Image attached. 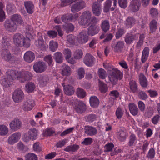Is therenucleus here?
Segmentation results:
<instances>
[{"instance_id":"nucleus-51","label":"nucleus","mask_w":160,"mask_h":160,"mask_svg":"<svg viewBox=\"0 0 160 160\" xmlns=\"http://www.w3.org/2000/svg\"><path fill=\"white\" fill-rule=\"evenodd\" d=\"M55 132V130L52 128H48L44 131L43 134L44 136L48 137L52 136Z\"/></svg>"},{"instance_id":"nucleus-36","label":"nucleus","mask_w":160,"mask_h":160,"mask_svg":"<svg viewBox=\"0 0 160 160\" xmlns=\"http://www.w3.org/2000/svg\"><path fill=\"white\" fill-rule=\"evenodd\" d=\"M129 85L130 89L133 93H137L138 92V88L137 83L135 81L131 80L129 82Z\"/></svg>"},{"instance_id":"nucleus-5","label":"nucleus","mask_w":160,"mask_h":160,"mask_svg":"<svg viewBox=\"0 0 160 160\" xmlns=\"http://www.w3.org/2000/svg\"><path fill=\"white\" fill-rule=\"evenodd\" d=\"M89 35L86 31L81 32L77 38V42L79 44H83L86 43L88 40Z\"/></svg>"},{"instance_id":"nucleus-40","label":"nucleus","mask_w":160,"mask_h":160,"mask_svg":"<svg viewBox=\"0 0 160 160\" xmlns=\"http://www.w3.org/2000/svg\"><path fill=\"white\" fill-rule=\"evenodd\" d=\"M12 81L10 80L8 77H6L3 78L1 81V83L3 86L5 87H8L12 83Z\"/></svg>"},{"instance_id":"nucleus-32","label":"nucleus","mask_w":160,"mask_h":160,"mask_svg":"<svg viewBox=\"0 0 160 160\" xmlns=\"http://www.w3.org/2000/svg\"><path fill=\"white\" fill-rule=\"evenodd\" d=\"M53 59L57 63H61L63 62V57L62 53L60 52H57L53 54Z\"/></svg>"},{"instance_id":"nucleus-10","label":"nucleus","mask_w":160,"mask_h":160,"mask_svg":"<svg viewBox=\"0 0 160 160\" xmlns=\"http://www.w3.org/2000/svg\"><path fill=\"white\" fill-rule=\"evenodd\" d=\"M20 73L16 70L8 69L6 72V76L11 81L18 79L20 75Z\"/></svg>"},{"instance_id":"nucleus-7","label":"nucleus","mask_w":160,"mask_h":160,"mask_svg":"<svg viewBox=\"0 0 160 160\" xmlns=\"http://www.w3.org/2000/svg\"><path fill=\"white\" fill-rule=\"evenodd\" d=\"M85 7V2L82 0H80L76 2L72 5L71 7V11L72 12L74 13L83 9Z\"/></svg>"},{"instance_id":"nucleus-62","label":"nucleus","mask_w":160,"mask_h":160,"mask_svg":"<svg viewBox=\"0 0 160 160\" xmlns=\"http://www.w3.org/2000/svg\"><path fill=\"white\" fill-rule=\"evenodd\" d=\"M83 52L81 50H77L74 54V57L76 59H79L82 56Z\"/></svg>"},{"instance_id":"nucleus-28","label":"nucleus","mask_w":160,"mask_h":160,"mask_svg":"<svg viewBox=\"0 0 160 160\" xmlns=\"http://www.w3.org/2000/svg\"><path fill=\"white\" fill-rule=\"evenodd\" d=\"M35 44L38 48L42 51L46 50L48 46L43 39L36 41Z\"/></svg>"},{"instance_id":"nucleus-44","label":"nucleus","mask_w":160,"mask_h":160,"mask_svg":"<svg viewBox=\"0 0 160 160\" xmlns=\"http://www.w3.org/2000/svg\"><path fill=\"white\" fill-rule=\"evenodd\" d=\"M125 33V30L123 28H118L115 34V37L118 39L121 37Z\"/></svg>"},{"instance_id":"nucleus-57","label":"nucleus","mask_w":160,"mask_h":160,"mask_svg":"<svg viewBox=\"0 0 160 160\" xmlns=\"http://www.w3.org/2000/svg\"><path fill=\"white\" fill-rule=\"evenodd\" d=\"M98 75L100 78L102 79H104L106 76V72L102 68H100L98 70Z\"/></svg>"},{"instance_id":"nucleus-14","label":"nucleus","mask_w":160,"mask_h":160,"mask_svg":"<svg viewBox=\"0 0 160 160\" xmlns=\"http://www.w3.org/2000/svg\"><path fill=\"white\" fill-rule=\"evenodd\" d=\"M93 13L96 16H99L102 12V5L98 2H94L92 6Z\"/></svg>"},{"instance_id":"nucleus-64","label":"nucleus","mask_w":160,"mask_h":160,"mask_svg":"<svg viewBox=\"0 0 160 160\" xmlns=\"http://www.w3.org/2000/svg\"><path fill=\"white\" fill-rule=\"evenodd\" d=\"M150 14L153 18H156L158 16V13L156 8H152L150 10Z\"/></svg>"},{"instance_id":"nucleus-13","label":"nucleus","mask_w":160,"mask_h":160,"mask_svg":"<svg viewBox=\"0 0 160 160\" xmlns=\"http://www.w3.org/2000/svg\"><path fill=\"white\" fill-rule=\"evenodd\" d=\"M22 122L19 119L14 118L9 124L11 129L15 131L18 130L22 127Z\"/></svg>"},{"instance_id":"nucleus-59","label":"nucleus","mask_w":160,"mask_h":160,"mask_svg":"<svg viewBox=\"0 0 160 160\" xmlns=\"http://www.w3.org/2000/svg\"><path fill=\"white\" fill-rule=\"evenodd\" d=\"M63 54L66 55L65 59L67 60L69 59L71 56V51L68 48L65 49L63 52Z\"/></svg>"},{"instance_id":"nucleus-29","label":"nucleus","mask_w":160,"mask_h":160,"mask_svg":"<svg viewBox=\"0 0 160 160\" xmlns=\"http://www.w3.org/2000/svg\"><path fill=\"white\" fill-rule=\"evenodd\" d=\"M63 89L65 93L68 95L71 96L74 92V89L72 86L70 85H63Z\"/></svg>"},{"instance_id":"nucleus-18","label":"nucleus","mask_w":160,"mask_h":160,"mask_svg":"<svg viewBox=\"0 0 160 160\" xmlns=\"http://www.w3.org/2000/svg\"><path fill=\"white\" fill-rule=\"evenodd\" d=\"M35 105L34 101L32 99H28L23 103L22 108L25 111L31 110Z\"/></svg>"},{"instance_id":"nucleus-34","label":"nucleus","mask_w":160,"mask_h":160,"mask_svg":"<svg viewBox=\"0 0 160 160\" xmlns=\"http://www.w3.org/2000/svg\"><path fill=\"white\" fill-rule=\"evenodd\" d=\"M63 30L66 33H69L72 32L74 30V26L71 23H66L63 25Z\"/></svg>"},{"instance_id":"nucleus-31","label":"nucleus","mask_w":160,"mask_h":160,"mask_svg":"<svg viewBox=\"0 0 160 160\" xmlns=\"http://www.w3.org/2000/svg\"><path fill=\"white\" fill-rule=\"evenodd\" d=\"M136 20L133 16L127 17L125 21V25L128 28H131L136 23Z\"/></svg>"},{"instance_id":"nucleus-4","label":"nucleus","mask_w":160,"mask_h":160,"mask_svg":"<svg viewBox=\"0 0 160 160\" xmlns=\"http://www.w3.org/2000/svg\"><path fill=\"white\" fill-rule=\"evenodd\" d=\"M91 12L89 11L84 12L80 16V20L79 24L82 26H89V22L91 18Z\"/></svg>"},{"instance_id":"nucleus-23","label":"nucleus","mask_w":160,"mask_h":160,"mask_svg":"<svg viewBox=\"0 0 160 160\" xmlns=\"http://www.w3.org/2000/svg\"><path fill=\"white\" fill-rule=\"evenodd\" d=\"M85 132L88 136H93L96 134L98 131L96 128L91 126L87 125L84 127Z\"/></svg>"},{"instance_id":"nucleus-9","label":"nucleus","mask_w":160,"mask_h":160,"mask_svg":"<svg viewBox=\"0 0 160 160\" xmlns=\"http://www.w3.org/2000/svg\"><path fill=\"white\" fill-rule=\"evenodd\" d=\"M141 6L140 0H132L128 7L129 11L136 12L138 11Z\"/></svg>"},{"instance_id":"nucleus-20","label":"nucleus","mask_w":160,"mask_h":160,"mask_svg":"<svg viewBox=\"0 0 160 160\" xmlns=\"http://www.w3.org/2000/svg\"><path fill=\"white\" fill-rule=\"evenodd\" d=\"M124 46V41H119L117 42L114 44V46L112 47L113 48V50L114 52L120 53L122 52Z\"/></svg>"},{"instance_id":"nucleus-46","label":"nucleus","mask_w":160,"mask_h":160,"mask_svg":"<svg viewBox=\"0 0 160 160\" xmlns=\"http://www.w3.org/2000/svg\"><path fill=\"white\" fill-rule=\"evenodd\" d=\"M58 44L56 42L52 40L49 42V49L52 51H56L58 48Z\"/></svg>"},{"instance_id":"nucleus-12","label":"nucleus","mask_w":160,"mask_h":160,"mask_svg":"<svg viewBox=\"0 0 160 160\" xmlns=\"http://www.w3.org/2000/svg\"><path fill=\"white\" fill-rule=\"evenodd\" d=\"M4 26L7 31L11 32H15L17 28L16 23L11 20H6L4 22Z\"/></svg>"},{"instance_id":"nucleus-24","label":"nucleus","mask_w":160,"mask_h":160,"mask_svg":"<svg viewBox=\"0 0 160 160\" xmlns=\"http://www.w3.org/2000/svg\"><path fill=\"white\" fill-rule=\"evenodd\" d=\"M35 58V54L31 51H27L24 54V60L29 63H30L33 61Z\"/></svg>"},{"instance_id":"nucleus-19","label":"nucleus","mask_w":160,"mask_h":160,"mask_svg":"<svg viewBox=\"0 0 160 160\" xmlns=\"http://www.w3.org/2000/svg\"><path fill=\"white\" fill-rule=\"evenodd\" d=\"M100 31L99 27L95 24L91 25L88 28V33L91 36L98 34Z\"/></svg>"},{"instance_id":"nucleus-48","label":"nucleus","mask_w":160,"mask_h":160,"mask_svg":"<svg viewBox=\"0 0 160 160\" xmlns=\"http://www.w3.org/2000/svg\"><path fill=\"white\" fill-rule=\"evenodd\" d=\"M76 93L77 96L81 98H84L86 96V92L84 90L81 88H78Z\"/></svg>"},{"instance_id":"nucleus-6","label":"nucleus","mask_w":160,"mask_h":160,"mask_svg":"<svg viewBox=\"0 0 160 160\" xmlns=\"http://www.w3.org/2000/svg\"><path fill=\"white\" fill-rule=\"evenodd\" d=\"M12 97L14 102L18 103L23 100L24 96L23 91L20 89L18 88L13 92Z\"/></svg>"},{"instance_id":"nucleus-15","label":"nucleus","mask_w":160,"mask_h":160,"mask_svg":"<svg viewBox=\"0 0 160 160\" xmlns=\"http://www.w3.org/2000/svg\"><path fill=\"white\" fill-rule=\"evenodd\" d=\"M75 109L78 113L81 114L85 112L87 108L86 104L83 101H79L76 103Z\"/></svg>"},{"instance_id":"nucleus-1","label":"nucleus","mask_w":160,"mask_h":160,"mask_svg":"<svg viewBox=\"0 0 160 160\" xmlns=\"http://www.w3.org/2000/svg\"><path fill=\"white\" fill-rule=\"evenodd\" d=\"M13 42L17 47H24L28 48L30 46V39L28 37L25 38L22 34L17 33L13 36Z\"/></svg>"},{"instance_id":"nucleus-26","label":"nucleus","mask_w":160,"mask_h":160,"mask_svg":"<svg viewBox=\"0 0 160 160\" xmlns=\"http://www.w3.org/2000/svg\"><path fill=\"white\" fill-rule=\"evenodd\" d=\"M38 81L40 86L41 87H44L45 86L48 82V77L47 75H41L39 77Z\"/></svg>"},{"instance_id":"nucleus-53","label":"nucleus","mask_w":160,"mask_h":160,"mask_svg":"<svg viewBox=\"0 0 160 160\" xmlns=\"http://www.w3.org/2000/svg\"><path fill=\"white\" fill-rule=\"evenodd\" d=\"M8 132V129L4 125H0V135L4 136Z\"/></svg>"},{"instance_id":"nucleus-58","label":"nucleus","mask_w":160,"mask_h":160,"mask_svg":"<svg viewBox=\"0 0 160 160\" xmlns=\"http://www.w3.org/2000/svg\"><path fill=\"white\" fill-rule=\"evenodd\" d=\"M92 142V139L91 138L88 137L85 138L81 144L87 146L91 145Z\"/></svg>"},{"instance_id":"nucleus-16","label":"nucleus","mask_w":160,"mask_h":160,"mask_svg":"<svg viewBox=\"0 0 160 160\" xmlns=\"http://www.w3.org/2000/svg\"><path fill=\"white\" fill-rule=\"evenodd\" d=\"M21 136L19 132H15L10 135L8 138V143L10 145H13L18 142Z\"/></svg>"},{"instance_id":"nucleus-3","label":"nucleus","mask_w":160,"mask_h":160,"mask_svg":"<svg viewBox=\"0 0 160 160\" xmlns=\"http://www.w3.org/2000/svg\"><path fill=\"white\" fill-rule=\"evenodd\" d=\"M1 56L4 60L12 63H14L16 61L15 58L12 57L9 50L7 49H2L1 51Z\"/></svg>"},{"instance_id":"nucleus-61","label":"nucleus","mask_w":160,"mask_h":160,"mask_svg":"<svg viewBox=\"0 0 160 160\" xmlns=\"http://www.w3.org/2000/svg\"><path fill=\"white\" fill-rule=\"evenodd\" d=\"M67 41L71 44H73L75 41V36L72 34H69L67 36Z\"/></svg>"},{"instance_id":"nucleus-63","label":"nucleus","mask_w":160,"mask_h":160,"mask_svg":"<svg viewBox=\"0 0 160 160\" xmlns=\"http://www.w3.org/2000/svg\"><path fill=\"white\" fill-rule=\"evenodd\" d=\"M44 60L48 63L49 66L52 65V58L51 55L46 56L44 58Z\"/></svg>"},{"instance_id":"nucleus-50","label":"nucleus","mask_w":160,"mask_h":160,"mask_svg":"<svg viewBox=\"0 0 160 160\" xmlns=\"http://www.w3.org/2000/svg\"><path fill=\"white\" fill-rule=\"evenodd\" d=\"M112 3V2L111 0H107L106 1L103 9V12H104L107 13L109 12Z\"/></svg>"},{"instance_id":"nucleus-52","label":"nucleus","mask_w":160,"mask_h":160,"mask_svg":"<svg viewBox=\"0 0 160 160\" xmlns=\"http://www.w3.org/2000/svg\"><path fill=\"white\" fill-rule=\"evenodd\" d=\"M153 109L151 107H148L146 109L145 113V117L149 118L153 114Z\"/></svg>"},{"instance_id":"nucleus-11","label":"nucleus","mask_w":160,"mask_h":160,"mask_svg":"<svg viewBox=\"0 0 160 160\" xmlns=\"http://www.w3.org/2000/svg\"><path fill=\"white\" fill-rule=\"evenodd\" d=\"M139 33L133 34L132 33H128L125 35L124 40L127 45H130L135 40H138Z\"/></svg>"},{"instance_id":"nucleus-17","label":"nucleus","mask_w":160,"mask_h":160,"mask_svg":"<svg viewBox=\"0 0 160 160\" xmlns=\"http://www.w3.org/2000/svg\"><path fill=\"white\" fill-rule=\"evenodd\" d=\"M27 134L28 135H26L25 138V142L30 139L35 140L37 138V130L35 128H32L29 130Z\"/></svg>"},{"instance_id":"nucleus-45","label":"nucleus","mask_w":160,"mask_h":160,"mask_svg":"<svg viewBox=\"0 0 160 160\" xmlns=\"http://www.w3.org/2000/svg\"><path fill=\"white\" fill-rule=\"evenodd\" d=\"M97 118L96 115L91 114L86 116L85 119L86 122H92L96 120Z\"/></svg>"},{"instance_id":"nucleus-33","label":"nucleus","mask_w":160,"mask_h":160,"mask_svg":"<svg viewBox=\"0 0 160 160\" xmlns=\"http://www.w3.org/2000/svg\"><path fill=\"white\" fill-rule=\"evenodd\" d=\"M128 107L130 112L133 115L135 116L138 114V109L135 104L131 102L129 104Z\"/></svg>"},{"instance_id":"nucleus-30","label":"nucleus","mask_w":160,"mask_h":160,"mask_svg":"<svg viewBox=\"0 0 160 160\" xmlns=\"http://www.w3.org/2000/svg\"><path fill=\"white\" fill-rule=\"evenodd\" d=\"M90 106L92 108H97L99 104L98 98L96 96H91L89 99Z\"/></svg>"},{"instance_id":"nucleus-47","label":"nucleus","mask_w":160,"mask_h":160,"mask_svg":"<svg viewBox=\"0 0 160 160\" xmlns=\"http://www.w3.org/2000/svg\"><path fill=\"white\" fill-rule=\"evenodd\" d=\"M157 28V22L155 20L152 21L150 23V29L151 32H155Z\"/></svg>"},{"instance_id":"nucleus-21","label":"nucleus","mask_w":160,"mask_h":160,"mask_svg":"<svg viewBox=\"0 0 160 160\" xmlns=\"http://www.w3.org/2000/svg\"><path fill=\"white\" fill-rule=\"evenodd\" d=\"M95 60L94 58L90 54L87 53L84 58L83 62L87 66H92Z\"/></svg>"},{"instance_id":"nucleus-54","label":"nucleus","mask_w":160,"mask_h":160,"mask_svg":"<svg viewBox=\"0 0 160 160\" xmlns=\"http://www.w3.org/2000/svg\"><path fill=\"white\" fill-rule=\"evenodd\" d=\"M145 38V36L144 34L142 33L140 34L139 37V40L136 45L137 48H139L143 44Z\"/></svg>"},{"instance_id":"nucleus-25","label":"nucleus","mask_w":160,"mask_h":160,"mask_svg":"<svg viewBox=\"0 0 160 160\" xmlns=\"http://www.w3.org/2000/svg\"><path fill=\"white\" fill-rule=\"evenodd\" d=\"M11 20L13 22L17 23L21 25H24V22L21 15L15 14L12 15L11 18Z\"/></svg>"},{"instance_id":"nucleus-37","label":"nucleus","mask_w":160,"mask_h":160,"mask_svg":"<svg viewBox=\"0 0 160 160\" xmlns=\"http://www.w3.org/2000/svg\"><path fill=\"white\" fill-rule=\"evenodd\" d=\"M110 24L109 21L107 20H103L101 25V28L103 31L107 32L110 28Z\"/></svg>"},{"instance_id":"nucleus-2","label":"nucleus","mask_w":160,"mask_h":160,"mask_svg":"<svg viewBox=\"0 0 160 160\" xmlns=\"http://www.w3.org/2000/svg\"><path fill=\"white\" fill-rule=\"evenodd\" d=\"M122 77L120 71L117 69H113L108 76L109 79L112 85L116 84L118 79L121 80Z\"/></svg>"},{"instance_id":"nucleus-49","label":"nucleus","mask_w":160,"mask_h":160,"mask_svg":"<svg viewBox=\"0 0 160 160\" xmlns=\"http://www.w3.org/2000/svg\"><path fill=\"white\" fill-rule=\"evenodd\" d=\"M3 8L2 3L0 2V22H3L6 18L5 14L3 10Z\"/></svg>"},{"instance_id":"nucleus-39","label":"nucleus","mask_w":160,"mask_h":160,"mask_svg":"<svg viewBox=\"0 0 160 160\" xmlns=\"http://www.w3.org/2000/svg\"><path fill=\"white\" fill-rule=\"evenodd\" d=\"M70 68L68 65H65L63 66L61 74L63 76H69L71 73Z\"/></svg>"},{"instance_id":"nucleus-35","label":"nucleus","mask_w":160,"mask_h":160,"mask_svg":"<svg viewBox=\"0 0 160 160\" xmlns=\"http://www.w3.org/2000/svg\"><path fill=\"white\" fill-rule=\"evenodd\" d=\"M139 80L140 84L143 88H146L148 85V81L145 75L141 73L139 76Z\"/></svg>"},{"instance_id":"nucleus-41","label":"nucleus","mask_w":160,"mask_h":160,"mask_svg":"<svg viewBox=\"0 0 160 160\" xmlns=\"http://www.w3.org/2000/svg\"><path fill=\"white\" fill-rule=\"evenodd\" d=\"M99 89L101 92L103 93H106L108 91V87L107 85L103 82L99 80Z\"/></svg>"},{"instance_id":"nucleus-60","label":"nucleus","mask_w":160,"mask_h":160,"mask_svg":"<svg viewBox=\"0 0 160 160\" xmlns=\"http://www.w3.org/2000/svg\"><path fill=\"white\" fill-rule=\"evenodd\" d=\"M78 75L79 79H81L83 78L85 75V72L84 68L82 67L79 68L78 69Z\"/></svg>"},{"instance_id":"nucleus-27","label":"nucleus","mask_w":160,"mask_h":160,"mask_svg":"<svg viewBox=\"0 0 160 160\" xmlns=\"http://www.w3.org/2000/svg\"><path fill=\"white\" fill-rule=\"evenodd\" d=\"M25 9L28 13L31 14L34 12V5L31 1H25L24 2Z\"/></svg>"},{"instance_id":"nucleus-22","label":"nucleus","mask_w":160,"mask_h":160,"mask_svg":"<svg viewBox=\"0 0 160 160\" xmlns=\"http://www.w3.org/2000/svg\"><path fill=\"white\" fill-rule=\"evenodd\" d=\"M19 72L20 73V75L19 78H21L20 81L22 82L30 80L32 76L31 73L28 71H24L22 72L19 71Z\"/></svg>"},{"instance_id":"nucleus-42","label":"nucleus","mask_w":160,"mask_h":160,"mask_svg":"<svg viewBox=\"0 0 160 160\" xmlns=\"http://www.w3.org/2000/svg\"><path fill=\"white\" fill-rule=\"evenodd\" d=\"M35 86L33 83L29 82L26 84L25 89L26 91L28 93L32 92L34 90Z\"/></svg>"},{"instance_id":"nucleus-8","label":"nucleus","mask_w":160,"mask_h":160,"mask_svg":"<svg viewBox=\"0 0 160 160\" xmlns=\"http://www.w3.org/2000/svg\"><path fill=\"white\" fill-rule=\"evenodd\" d=\"M34 71L38 73H41L44 72L47 68L45 63L42 61L35 62L33 65Z\"/></svg>"},{"instance_id":"nucleus-43","label":"nucleus","mask_w":160,"mask_h":160,"mask_svg":"<svg viewBox=\"0 0 160 160\" xmlns=\"http://www.w3.org/2000/svg\"><path fill=\"white\" fill-rule=\"evenodd\" d=\"M72 14L71 13H67L63 15L62 16L61 19L62 21L66 22H72Z\"/></svg>"},{"instance_id":"nucleus-38","label":"nucleus","mask_w":160,"mask_h":160,"mask_svg":"<svg viewBox=\"0 0 160 160\" xmlns=\"http://www.w3.org/2000/svg\"><path fill=\"white\" fill-rule=\"evenodd\" d=\"M79 146L78 145L74 144L67 147L64 150L68 152H73L77 151L79 148Z\"/></svg>"},{"instance_id":"nucleus-56","label":"nucleus","mask_w":160,"mask_h":160,"mask_svg":"<svg viewBox=\"0 0 160 160\" xmlns=\"http://www.w3.org/2000/svg\"><path fill=\"white\" fill-rule=\"evenodd\" d=\"M115 114L118 119H121L123 114V111L121 108L118 107L116 110Z\"/></svg>"},{"instance_id":"nucleus-55","label":"nucleus","mask_w":160,"mask_h":160,"mask_svg":"<svg viewBox=\"0 0 160 160\" xmlns=\"http://www.w3.org/2000/svg\"><path fill=\"white\" fill-rule=\"evenodd\" d=\"M25 160H38L37 156L34 153H28L25 156Z\"/></svg>"}]
</instances>
